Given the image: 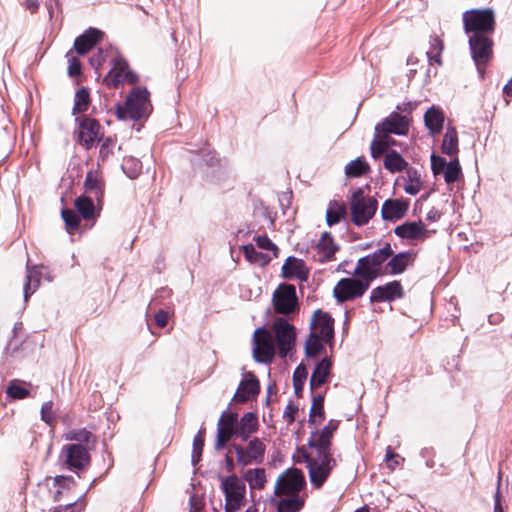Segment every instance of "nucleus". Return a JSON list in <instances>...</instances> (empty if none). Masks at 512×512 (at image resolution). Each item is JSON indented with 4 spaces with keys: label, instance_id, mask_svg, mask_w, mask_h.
Wrapping results in <instances>:
<instances>
[{
    "label": "nucleus",
    "instance_id": "obj_55",
    "mask_svg": "<svg viewBox=\"0 0 512 512\" xmlns=\"http://www.w3.org/2000/svg\"><path fill=\"white\" fill-rule=\"evenodd\" d=\"M255 240L259 248L267 251H274L275 253L277 252L276 245L267 236H258Z\"/></svg>",
    "mask_w": 512,
    "mask_h": 512
},
{
    "label": "nucleus",
    "instance_id": "obj_21",
    "mask_svg": "<svg viewBox=\"0 0 512 512\" xmlns=\"http://www.w3.org/2000/svg\"><path fill=\"white\" fill-rule=\"evenodd\" d=\"M409 209V201L405 199H387L381 207L384 221L395 222L405 217Z\"/></svg>",
    "mask_w": 512,
    "mask_h": 512
},
{
    "label": "nucleus",
    "instance_id": "obj_31",
    "mask_svg": "<svg viewBox=\"0 0 512 512\" xmlns=\"http://www.w3.org/2000/svg\"><path fill=\"white\" fill-rule=\"evenodd\" d=\"M47 486L50 489V492L53 494V498L55 501L60 499L64 490H69L72 485H74V479L68 476H56L54 478L46 479Z\"/></svg>",
    "mask_w": 512,
    "mask_h": 512
},
{
    "label": "nucleus",
    "instance_id": "obj_13",
    "mask_svg": "<svg viewBox=\"0 0 512 512\" xmlns=\"http://www.w3.org/2000/svg\"><path fill=\"white\" fill-rule=\"evenodd\" d=\"M469 45L473 60L482 73L481 67L486 65L493 55V42L487 35L472 34L469 37Z\"/></svg>",
    "mask_w": 512,
    "mask_h": 512
},
{
    "label": "nucleus",
    "instance_id": "obj_39",
    "mask_svg": "<svg viewBox=\"0 0 512 512\" xmlns=\"http://www.w3.org/2000/svg\"><path fill=\"white\" fill-rule=\"evenodd\" d=\"M75 208L85 220L93 219L95 217L94 203L86 196H80L75 200Z\"/></svg>",
    "mask_w": 512,
    "mask_h": 512
},
{
    "label": "nucleus",
    "instance_id": "obj_37",
    "mask_svg": "<svg viewBox=\"0 0 512 512\" xmlns=\"http://www.w3.org/2000/svg\"><path fill=\"white\" fill-rule=\"evenodd\" d=\"M408 163L397 152L390 151L385 155L384 167L391 173L401 172L406 169Z\"/></svg>",
    "mask_w": 512,
    "mask_h": 512
},
{
    "label": "nucleus",
    "instance_id": "obj_27",
    "mask_svg": "<svg viewBox=\"0 0 512 512\" xmlns=\"http://www.w3.org/2000/svg\"><path fill=\"white\" fill-rule=\"evenodd\" d=\"M286 278H297L300 281H306L309 276V270L304 261L294 257H289L282 267Z\"/></svg>",
    "mask_w": 512,
    "mask_h": 512
},
{
    "label": "nucleus",
    "instance_id": "obj_35",
    "mask_svg": "<svg viewBox=\"0 0 512 512\" xmlns=\"http://www.w3.org/2000/svg\"><path fill=\"white\" fill-rule=\"evenodd\" d=\"M404 179V191L409 195H417L423 186L420 173L416 169L406 170Z\"/></svg>",
    "mask_w": 512,
    "mask_h": 512
},
{
    "label": "nucleus",
    "instance_id": "obj_33",
    "mask_svg": "<svg viewBox=\"0 0 512 512\" xmlns=\"http://www.w3.org/2000/svg\"><path fill=\"white\" fill-rule=\"evenodd\" d=\"M330 369L331 362L327 358H324L316 365L310 379L311 389L319 388L326 382L327 377L330 374Z\"/></svg>",
    "mask_w": 512,
    "mask_h": 512
},
{
    "label": "nucleus",
    "instance_id": "obj_28",
    "mask_svg": "<svg viewBox=\"0 0 512 512\" xmlns=\"http://www.w3.org/2000/svg\"><path fill=\"white\" fill-rule=\"evenodd\" d=\"M414 258L415 256L411 252H400L394 256L392 255L385 264L387 270L386 274H401L413 263Z\"/></svg>",
    "mask_w": 512,
    "mask_h": 512
},
{
    "label": "nucleus",
    "instance_id": "obj_50",
    "mask_svg": "<svg viewBox=\"0 0 512 512\" xmlns=\"http://www.w3.org/2000/svg\"><path fill=\"white\" fill-rule=\"evenodd\" d=\"M448 165L449 162L445 158L436 155L431 156V168L435 175L442 174Z\"/></svg>",
    "mask_w": 512,
    "mask_h": 512
},
{
    "label": "nucleus",
    "instance_id": "obj_52",
    "mask_svg": "<svg viewBox=\"0 0 512 512\" xmlns=\"http://www.w3.org/2000/svg\"><path fill=\"white\" fill-rule=\"evenodd\" d=\"M323 400V396L321 395L314 398L310 411V418L312 421H315L317 416L319 418L323 417Z\"/></svg>",
    "mask_w": 512,
    "mask_h": 512
},
{
    "label": "nucleus",
    "instance_id": "obj_4",
    "mask_svg": "<svg viewBox=\"0 0 512 512\" xmlns=\"http://www.w3.org/2000/svg\"><path fill=\"white\" fill-rule=\"evenodd\" d=\"M392 254L393 250L391 245L385 243L382 248L358 259L354 275L362 278L370 286L376 278L386 275L387 270L385 263Z\"/></svg>",
    "mask_w": 512,
    "mask_h": 512
},
{
    "label": "nucleus",
    "instance_id": "obj_44",
    "mask_svg": "<svg viewBox=\"0 0 512 512\" xmlns=\"http://www.w3.org/2000/svg\"><path fill=\"white\" fill-rule=\"evenodd\" d=\"M442 174L447 184L456 182L462 175V170L458 158L451 160Z\"/></svg>",
    "mask_w": 512,
    "mask_h": 512
},
{
    "label": "nucleus",
    "instance_id": "obj_2",
    "mask_svg": "<svg viewBox=\"0 0 512 512\" xmlns=\"http://www.w3.org/2000/svg\"><path fill=\"white\" fill-rule=\"evenodd\" d=\"M409 129V122L405 116L396 112L391 113L381 124L375 127V139L371 143L373 157L383 154L390 145L394 144L390 134L405 135Z\"/></svg>",
    "mask_w": 512,
    "mask_h": 512
},
{
    "label": "nucleus",
    "instance_id": "obj_14",
    "mask_svg": "<svg viewBox=\"0 0 512 512\" xmlns=\"http://www.w3.org/2000/svg\"><path fill=\"white\" fill-rule=\"evenodd\" d=\"M273 305L277 313L288 315L298 308L296 289L290 284H281L273 293Z\"/></svg>",
    "mask_w": 512,
    "mask_h": 512
},
{
    "label": "nucleus",
    "instance_id": "obj_54",
    "mask_svg": "<svg viewBox=\"0 0 512 512\" xmlns=\"http://www.w3.org/2000/svg\"><path fill=\"white\" fill-rule=\"evenodd\" d=\"M298 412V407L294 403L289 402L283 412V418L286 423L291 424L296 419Z\"/></svg>",
    "mask_w": 512,
    "mask_h": 512
},
{
    "label": "nucleus",
    "instance_id": "obj_9",
    "mask_svg": "<svg viewBox=\"0 0 512 512\" xmlns=\"http://www.w3.org/2000/svg\"><path fill=\"white\" fill-rule=\"evenodd\" d=\"M221 487L225 494V511H238L245 502L246 486L243 480L236 475H230L222 480Z\"/></svg>",
    "mask_w": 512,
    "mask_h": 512
},
{
    "label": "nucleus",
    "instance_id": "obj_12",
    "mask_svg": "<svg viewBox=\"0 0 512 512\" xmlns=\"http://www.w3.org/2000/svg\"><path fill=\"white\" fill-rule=\"evenodd\" d=\"M253 356L258 362H270L275 355V342L272 334L264 328H258L253 336Z\"/></svg>",
    "mask_w": 512,
    "mask_h": 512
},
{
    "label": "nucleus",
    "instance_id": "obj_20",
    "mask_svg": "<svg viewBox=\"0 0 512 512\" xmlns=\"http://www.w3.org/2000/svg\"><path fill=\"white\" fill-rule=\"evenodd\" d=\"M51 280L48 275V269L43 265H27L26 282L24 284V300L28 298L38 289L41 279Z\"/></svg>",
    "mask_w": 512,
    "mask_h": 512
},
{
    "label": "nucleus",
    "instance_id": "obj_16",
    "mask_svg": "<svg viewBox=\"0 0 512 512\" xmlns=\"http://www.w3.org/2000/svg\"><path fill=\"white\" fill-rule=\"evenodd\" d=\"M104 81L109 87L116 88L125 82L135 83L136 75L129 69L127 62L122 58H115L112 69L106 75Z\"/></svg>",
    "mask_w": 512,
    "mask_h": 512
},
{
    "label": "nucleus",
    "instance_id": "obj_11",
    "mask_svg": "<svg viewBox=\"0 0 512 512\" xmlns=\"http://www.w3.org/2000/svg\"><path fill=\"white\" fill-rule=\"evenodd\" d=\"M233 448L237 463L243 467L261 464L264 460L266 446L259 438L249 440L246 446L234 445Z\"/></svg>",
    "mask_w": 512,
    "mask_h": 512
},
{
    "label": "nucleus",
    "instance_id": "obj_1",
    "mask_svg": "<svg viewBox=\"0 0 512 512\" xmlns=\"http://www.w3.org/2000/svg\"><path fill=\"white\" fill-rule=\"evenodd\" d=\"M338 428V422L331 420L321 431L312 433L309 450L303 454L309 471L311 484L320 488L336 466L331 453V440Z\"/></svg>",
    "mask_w": 512,
    "mask_h": 512
},
{
    "label": "nucleus",
    "instance_id": "obj_3",
    "mask_svg": "<svg viewBox=\"0 0 512 512\" xmlns=\"http://www.w3.org/2000/svg\"><path fill=\"white\" fill-rule=\"evenodd\" d=\"M334 337V319L329 313L316 310L311 318V333L306 342V354L316 356L322 349V342L330 343Z\"/></svg>",
    "mask_w": 512,
    "mask_h": 512
},
{
    "label": "nucleus",
    "instance_id": "obj_51",
    "mask_svg": "<svg viewBox=\"0 0 512 512\" xmlns=\"http://www.w3.org/2000/svg\"><path fill=\"white\" fill-rule=\"evenodd\" d=\"M66 57L68 59V74L71 77L80 75V73H81L80 61L75 56H73L71 52H68Z\"/></svg>",
    "mask_w": 512,
    "mask_h": 512
},
{
    "label": "nucleus",
    "instance_id": "obj_63",
    "mask_svg": "<svg viewBox=\"0 0 512 512\" xmlns=\"http://www.w3.org/2000/svg\"><path fill=\"white\" fill-rule=\"evenodd\" d=\"M495 512H503V509L500 505L499 491H497L495 495Z\"/></svg>",
    "mask_w": 512,
    "mask_h": 512
},
{
    "label": "nucleus",
    "instance_id": "obj_45",
    "mask_svg": "<svg viewBox=\"0 0 512 512\" xmlns=\"http://www.w3.org/2000/svg\"><path fill=\"white\" fill-rule=\"evenodd\" d=\"M62 218L65 222L66 229L69 233H73L74 231L78 230L80 219L78 215L70 209H64L62 210Z\"/></svg>",
    "mask_w": 512,
    "mask_h": 512
},
{
    "label": "nucleus",
    "instance_id": "obj_48",
    "mask_svg": "<svg viewBox=\"0 0 512 512\" xmlns=\"http://www.w3.org/2000/svg\"><path fill=\"white\" fill-rule=\"evenodd\" d=\"M92 437V434L86 429L72 430L66 433L65 439L70 441H78L81 443H88Z\"/></svg>",
    "mask_w": 512,
    "mask_h": 512
},
{
    "label": "nucleus",
    "instance_id": "obj_30",
    "mask_svg": "<svg viewBox=\"0 0 512 512\" xmlns=\"http://www.w3.org/2000/svg\"><path fill=\"white\" fill-rule=\"evenodd\" d=\"M278 512H300L304 507L306 495L278 496Z\"/></svg>",
    "mask_w": 512,
    "mask_h": 512
},
{
    "label": "nucleus",
    "instance_id": "obj_32",
    "mask_svg": "<svg viewBox=\"0 0 512 512\" xmlns=\"http://www.w3.org/2000/svg\"><path fill=\"white\" fill-rule=\"evenodd\" d=\"M424 121L431 134H439L443 128L444 114L439 108L433 106L425 113Z\"/></svg>",
    "mask_w": 512,
    "mask_h": 512
},
{
    "label": "nucleus",
    "instance_id": "obj_59",
    "mask_svg": "<svg viewBox=\"0 0 512 512\" xmlns=\"http://www.w3.org/2000/svg\"><path fill=\"white\" fill-rule=\"evenodd\" d=\"M23 5L31 13H35L39 8V2L37 0H25Z\"/></svg>",
    "mask_w": 512,
    "mask_h": 512
},
{
    "label": "nucleus",
    "instance_id": "obj_38",
    "mask_svg": "<svg viewBox=\"0 0 512 512\" xmlns=\"http://www.w3.org/2000/svg\"><path fill=\"white\" fill-rule=\"evenodd\" d=\"M442 152L454 156L458 153V136L455 128L449 127L443 138Z\"/></svg>",
    "mask_w": 512,
    "mask_h": 512
},
{
    "label": "nucleus",
    "instance_id": "obj_46",
    "mask_svg": "<svg viewBox=\"0 0 512 512\" xmlns=\"http://www.w3.org/2000/svg\"><path fill=\"white\" fill-rule=\"evenodd\" d=\"M443 50V43L442 41L435 37L432 38L430 41V49L427 51V57L430 63L436 62L438 64L441 63L440 61V55Z\"/></svg>",
    "mask_w": 512,
    "mask_h": 512
},
{
    "label": "nucleus",
    "instance_id": "obj_62",
    "mask_svg": "<svg viewBox=\"0 0 512 512\" xmlns=\"http://www.w3.org/2000/svg\"><path fill=\"white\" fill-rule=\"evenodd\" d=\"M306 372L304 368L298 367L296 371L294 372V380L296 381L298 378H305Z\"/></svg>",
    "mask_w": 512,
    "mask_h": 512
},
{
    "label": "nucleus",
    "instance_id": "obj_42",
    "mask_svg": "<svg viewBox=\"0 0 512 512\" xmlns=\"http://www.w3.org/2000/svg\"><path fill=\"white\" fill-rule=\"evenodd\" d=\"M90 104L89 91L86 88L77 90L74 99L73 114L83 113L88 109Z\"/></svg>",
    "mask_w": 512,
    "mask_h": 512
},
{
    "label": "nucleus",
    "instance_id": "obj_29",
    "mask_svg": "<svg viewBox=\"0 0 512 512\" xmlns=\"http://www.w3.org/2000/svg\"><path fill=\"white\" fill-rule=\"evenodd\" d=\"M257 428L258 419L252 412L244 414L240 421L237 420V436L242 440H248L250 435L256 432Z\"/></svg>",
    "mask_w": 512,
    "mask_h": 512
},
{
    "label": "nucleus",
    "instance_id": "obj_58",
    "mask_svg": "<svg viewBox=\"0 0 512 512\" xmlns=\"http://www.w3.org/2000/svg\"><path fill=\"white\" fill-rule=\"evenodd\" d=\"M155 322L156 324L159 326V327H164L166 326L167 322H168V313L166 311H163V310H160L156 315H155Z\"/></svg>",
    "mask_w": 512,
    "mask_h": 512
},
{
    "label": "nucleus",
    "instance_id": "obj_60",
    "mask_svg": "<svg viewBox=\"0 0 512 512\" xmlns=\"http://www.w3.org/2000/svg\"><path fill=\"white\" fill-rule=\"evenodd\" d=\"M441 217V214L438 210L436 209H431L428 213H427V219L431 222H435V221H438Z\"/></svg>",
    "mask_w": 512,
    "mask_h": 512
},
{
    "label": "nucleus",
    "instance_id": "obj_18",
    "mask_svg": "<svg viewBox=\"0 0 512 512\" xmlns=\"http://www.w3.org/2000/svg\"><path fill=\"white\" fill-rule=\"evenodd\" d=\"M62 455L69 469L79 470L85 468L90 456L87 449L82 444H68L62 449Z\"/></svg>",
    "mask_w": 512,
    "mask_h": 512
},
{
    "label": "nucleus",
    "instance_id": "obj_47",
    "mask_svg": "<svg viewBox=\"0 0 512 512\" xmlns=\"http://www.w3.org/2000/svg\"><path fill=\"white\" fill-rule=\"evenodd\" d=\"M7 394L14 399H24L29 395V391L22 387L18 381L14 380L10 382Z\"/></svg>",
    "mask_w": 512,
    "mask_h": 512
},
{
    "label": "nucleus",
    "instance_id": "obj_15",
    "mask_svg": "<svg viewBox=\"0 0 512 512\" xmlns=\"http://www.w3.org/2000/svg\"><path fill=\"white\" fill-rule=\"evenodd\" d=\"M277 346L281 357H285L292 349L295 342V328L283 318L277 319L273 324Z\"/></svg>",
    "mask_w": 512,
    "mask_h": 512
},
{
    "label": "nucleus",
    "instance_id": "obj_56",
    "mask_svg": "<svg viewBox=\"0 0 512 512\" xmlns=\"http://www.w3.org/2000/svg\"><path fill=\"white\" fill-rule=\"evenodd\" d=\"M115 147V142L112 138H106L100 147V155L103 159L107 158Z\"/></svg>",
    "mask_w": 512,
    "mask_h": 512
},
{
    "label": "nucleus",
    "instance_id": "obj_25",
    "mask_svg": "<svg viewBox=\"0 0 512 512\" xmlns=\"http://www.w3.org/2000/svg\"><path fill=\"white\" fill-rule=\"evenodd\" d=\"M395 234L410 241L424 240L427 238V229L421 222H405L394 229Z\"/></svg>",
    "mask_w": 512,
    "mask_h": 512
},
{
    "label": "nucleus",
    "instance_id": "obj_34",
    "mask_svg": "<svg viewBox=\"0 0 512 512\" xmlns=\"http://www.w3.org/2000/svg\"><path fill=\"white\" fill-rule=\"evenodd\" d=\"M347 215L346 205L336 200L330 201L326 211V222L328 226L338 224Z\"/></svg>",
    "mask_w": 512,
    "mask_h": 512
},
{
    "label": "nucleus",
    "instance_id": "obj_23",
    "mask_svg": "<svg viewBox=\"0 0 512 512\" xmlns=\"http://www.w3.org/2000/svg\"><path fill=\"white\" fill-rule=\"evenodd\" d=\"M339 247L335 244L333 237L330 233H322L319 241L314 246L315 253L313 257L315 260L324 263L334 260L335 253Z\"/></svg>",
    "mask_w": 512,
    "mask_h": 512
},
{
    "label": "nucleus",
    "instance_id": "obj_10",
    "mask_svg": "<svg viewBox=\"0 0 512 512\" xmlns=\"http://www.w3.org/2000/svg\"><path fill=\"white\" fill-rule=\"evenodd\" d=\"M362 278L347 277L340 279L333 288V297L337 303L353 301L362 297L369 289Z\"/></svg>",
    "mask_w": 512,
    "mask_h": 512
},
{
    "label": "nucleus",
    "instance_id": "obj_7",
    "mask_svg": "<svg viewBox=\"0 0 512 512\" xmlns=\"http://www.w3.org/2000/svg\"><path fill=\"white\" fill-rule=\"evenodd\" d=\"M464 29L467 34L487 35L495 29V16L490 8L471 9L463 14Z\"/></svg>",
    "mask_w": 512,
    "mask_h": 512
},
{
    "label": "nucleus",
    "instance_id": "obj_6",
    "mask_svg": "<svg viewBox=\"0 0 512 512\" xmlns=\"http://www.w3.org/2000/svg\"><path fill=\"white\" fill-rule=\"evenodd\" d=\"M378 208V202L373 197L366 196L362 189L353 192L350 199L351 220L356 226L367 224Z\"/></svg>",
    "mask_w": 512,
    "mask_h": 512
},
{
    "label": "nucleus",
    "instance_id": "obj_36",
    "mask_svg": "<svg viewBox=\"0 0 512 512\" xmlns=\"http://www.w3.org/2000/svg\"><path fill=\"white\" fill-rule=\"evenodd\" d=\"M243 477L251 489L262 490L267 482L265 470L263 468L248 469L244 473Z\"/></svg>",
    "mask_w": 512,
    "mask_h": 512
},
{
    "label": "nucleus",
    "instance_id": "obj_57",
    "mask_svg": "<svg viewBox=\"0 0 512 512\" xmlns=\"http://www.w3.org/2000/svg\"><path fill=\"white\" fill-rule=\"evenodd\" d=\"M85 187H86L87 191H95L96 194L98 193V191H97L99 189L98 180L93 175L92 172L87 174V177L85 180Z\"/></svg>",
    "mask_w": 512,
    "mask_h": 512
},
{
    "label": "nucleus",
    "instance_id": "obj_22",
    "mask_svg": "<svg viewBox=\"0 0 512 512\" xmlns=\"http://www.w3.org/2000/svg\"><path fill=\"white\" fill-rule=\"evenodd\" d=\"M259 391V381L251 372H248L243 375L233 399L244 403L255 398Z\"/></svg>",
    "mask_w": 512,
    "mask_h": 512
},
{
    "label": "nucleus",
    "instance_id": "obj_8",
    "mask_svg": "<svg viewBox=\"0 0 512 512\" xmlns=\"http://www.w3.org/2000/svg\"><path fill=\"white\" fill-rule=\"evenodd\" d=\"M305 486L306 480L303 472L297 468H289L278 477L275 494L277 496L306 495Z\"/></svg>",
    "mask_w": 512,
    "mask_h": 512
},
{
    "label": "nucleus",
    "instance_id": "obj_49",
    "mask_svg": "<svg viewBox=\"0 0 512 512\" xmlns=\"http://www.w3.org/2000/svg\"><path fill=\"white\" fill-rule=\"evenodd\" d=\"M204 429H200L197 435L193 440V454L192 461L198 462L202 453L203 445H204Z\"/></svg>",
    "mask_w": 512,
    "mask_h": 512
},
{
    "label": "nucleus",
    "instance_id": "obj_5",
    "mask_svg": "<svg viewBox=\"0 0 512 512\" xmlns=\"http://www.w3.org/2000/svg\"><path fill=\"white\" fill-rule=\"evenodd\" d=\"M152 110L149 92L146 88H134L123 105H117L116 114L121 120L146 118Z\"/></svg>",
    "mask_w": 512,
    "mask_h": 512
},
{
    "label": "nucleus",
    "instance_id": "obj_26",
    "mask_svg": "<svg viewBox=\"0 0 512 512\" xmlns=\"http://www.w3.org/2000/svg\"><path fill=\"white\" fill-rule=\"evenodd\" d=\"M103 37V32L96 28H89L75 39L74 47L78 54L88 53Z\"/></svg>",
    "mask_w": 512,
    "mask_h": 512
},
{
    "label": "nucleus",
    "instance_id": "obj_17",
    "mask_svg": "<svg viewBox=\"0 0 512 512\" xmlns=\"http://www.w3.org/2000/svg\"><path fill=\"white\" fill-rule=\"evenodd\" d=\"M237 413L225 411L217 423L216 448H224L226 443L234 436H237Z\"/></svg>",
    "mask_w": 512,
    "mask_h": 512
},
{
    "label": "nucleus",
    "instance_id": "obj_40",
    "mask_svg": "<svg viewBox=\"0 0 512 512\" xmlns=\"http://www.w3.org/2000/svg\"><path fill=\"white\" fill-rule=\"evenodd\" d=\"M243 253L247 261L260 266L266 265L270 258L261 252H258L252 244L243 246Z\"/></svg>",
    "mask_w": 512,
    "mask_h": 512
},
{
    "label": "nucleus",
    "instance_id": "obj_64",
    "mask_svg": "<svg viewBox=\"0 0 512 512\" xmlns=\"http://www.w3.org/2000/svg\"><path fill=\"white\" fill-rule=\"evenodd\" d=\"M504 93L508 96H512V79L505 85Z\"/></svg>",
    "mask_w": 512,
    "mask_h": 512
},
{
    "label": "nucleus",
    "instance_id": "obj_41",
    "mask_svg": "<svg viewBox=\"0 0 512 512\" xmlns=\"http://www.w3.org/2000/svg\"><path fill=\"white\" fill-rule=\"evenodd\" d=\"M369 170V165L363 158H357L349 162L345 167L348 177H360Z\"/></svg>",
    "mask_w": 512,
    "mask_h": 512
},
{
    "label": "nucleus",
    "instance_id": "obj_61",
    "mask_svg": "<svg viewBox=\"0 0 512 512\" xmlns=\"http://www.w3.org/2000/svg\"><path fill=\"white\" fill-rule=\"evenodd\" d=\"M395 454L392 452L391 448L388 447L387 448V451H386V463H387V466L390 468V469H393V466H392V459L395 458Z\"/></svg>",
    "mask_w": 512,
    "mask_h": 512
},
{
    "label": "nucleus",
    "instance_id": "obj_43",
    "mask_svg": "<svg viewBox=\"0 0 512 512\" xmlns=\"http://www.w3.org/2000/svg\"><path fill=\"white\" fill-rule=\"evenodd\" d=\"M121 167L123 172L131 179L138 177L142 170L141 162L132 156L125 157Z\"/></svg>",
    "mask_w": 512,
    "mask_h": 512
},
{
    "label": "nucleus",
    "instance_id": "obj_53",
    "mask_svg": "<svg viewBox=\"0 0 512 512\" xmlns=\"http://www.w3.org/2000/svg\"><path fill=\"white\" fill-rule=\"evenodd\" d=\"M52 408H53L52 401H47V402L43 403L42 407H41V419L49 425H52V423L54 421Z\"/></svg>",
    "mask_w": 512,
    "mask_h": 512
},
{
    "label": "nucleus",
    "instance_id": "obj_19",
    "mask_svg": "<svg viewBox=\"0 0 512 512\" xmlns=\"http://www.w3.org/2000/svg\"><path fill=\"white\" fill-rule=\"evenodd\" d=\"M100 124L91 118H83L79 122L77 136L78 141L86 149L91 148L100 139Z\"/></svg>",
    "mask_w": 512,
    "mask_h": 512
},
{
    "label": "nucleus",
    "instance_id": "obj_24",
    "mask_svg": "<svg viewBox=\"0 0 512 512\" xmlns=\"http://www.w3.org/2000/svg\"><path fill=\"white\" fill-rule=\"evenodd\" d=\"M403 296V289L398 281L389 282L383 286H378L371 291V302L392 301Z\"/></svg>",
    "mask_w": 512,
    "mask_h": 512
}]
</instances>
